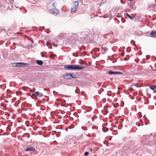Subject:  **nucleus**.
<instances>
[{"label":"nucleus","mask_w":156,"mask_h":156,"mask_svg":"<svg viewBox=\"0 0 156 156\" xmlns=\"http://www.w3.org/2000/svg\"><path fill=\"white\" fill-rule=\"evenodd\" d=\"M84 68V66H81L78 65H65L64 68L66 69L72 70H81Z\"/></svg>","instance_id":"1"},{"label":"nucleus","mask_w":156,"mask_h":156,"mask_svg":"<svg viewBox=\"0 0 156 156\" xmlns=\"http://www.w3.org/2000/svg\"><path fill=\"white\" fill-rule=\"evenodd\" d=\"M64 78L66 79H70L76 78V76L73 73H66L64 74Z\"/></svg>","instance_id":"2"},{"label":"nucleus","mask_w":156,"mask_h":156,"mask_svg":"<svg viewBox=\"0 0 156 156\" xmlns=\"http://www.w3.org/2000/svg\"><path fill=\"white\" fill-rule=\"evenodd\" d=\"M12 65L14 67L28 66L29 64L22 62H17L12 63Z\"/></svg>","instance_id":"3"},{"label":"nucleus","mask_w":156,"mask_h":156,"mask_svg":"<svg viewBox=\"0 0 156 156\" xmlns=\"http://www.w3.org/2000/svg\"><path fill=\"white\" fill-rule=\"evenodd\" d=\"M50 11L53 14H56V15H57L59 12L58 9L56 8L51 9Z\"/></svg>","instance_id":"4"},{"label":"nucleus","mask_w":156,"mask_h":156,"mask_svg":"<svg viewBox=\"0 0 156 156\" xmlns=\"http://www.w3.org/2000/svg\"><path fill=\"white\" fill-rule=\"evenodd\" d=\"M108 73L112 75L113 74H122V73L121 72H115L112 71H109L108 72Z\"/></svg>","instance_id":"5"},{"label":"nucleus","mask_w":156,"mask_h":156,"mask_svg":"<svg viewBox=\"0 0 156 156\" xmlns=\"http://www.w3.org/2000/svg\"><path fill=\"white\" fill-rule=\"evenodd\" d=\"M25 150L26 151H34L35 150V148L33 147H30L27 148Z\"/></svg>","instance_id":"6"},{"label":"nucleus","mask_w":156,"mask_h":156,"mask_svg":"<svg viewBox=\"0 0 156 156\" xmlns=\"http://www.w3.org/2000/svg\"><path fill=\"white\" fill-rule=\"evenodd\" d=\"M36 93L38 94V95L37 96H38V97H41L42 95V94L41 93L39 92V91L36 92L34 93L33 94V95L34 96H36V95L35 94Z\"/></svg>","instance_id":"7"},{"label":"nucleus","mask_w":156,"mask_h":156,"mask_svg":"<svg viewBox=\"0 0 156 156\" xmlns=\"http://www.w3.org/2000/svg\"><path fill=\"white\" fill-rule=\"evenodd\" d=\"M152 90H154L156 92V86L154 85H151L149 87Z\"/></svg>","instance_id":"8"},{"label":"nucleus","mask_w":156,"mask_h":156,"mask_svg":"<svg viewBox=\"0 0 156 156\" xmlns=\"http://www.w3.org/2000/svg\"><path fill=\"white\" fill-rule=\"evenodd\" d=\"M36 63L38 65L41 66L43 64V62L42 61L40 60H37L36 61Z\"/></svg>","instance_id":"9"},{"label":"nucleus","mask_w":156,"mask_h":156,"mask_svg":"<svg viewBox=\"0 0 156 156\" xmlns=\"http://www.w3.org/2000/svg\"><path fill=\"white\" fill-rule=\"evenodd\" d=\"M150 35L151 37H156V32L153 31L150 33Z\"/></svg>","instance_id":"10"},{"label":"nucleus","mask_w":156,"mask_h":156,"mask_svg":"<svg viewBox=\"0 0 156 156\" xmlns=\"http://www.w3.org/2000/svg\"><path fill=\"white\" fill-rule=\"evenodd\" d=\"M77 8L74 7L73 8H72L71 9V12L73 13L76 10Z\"/></svg>","instance_id":"11"},{"label":"nucleus","mask_w":156,"mask_h":156,"mask_svg":"<svg viewBox=\"0 0 156 156\" xmlns=\"http://www.w3.org/2000/svg\"><path fill=\"white\" fill-rule=\"evenodd\" d=\"M74 4L75 6V7L77 8L78 5V1H75L74 2Z\"/></svg>","instance_id":"12"},{"label":"nucleus","mask_w":156,"mask_h":156,"mask_svg":"<svg viewBox=\"0 0 156 156\" xmlns=\"http://www.w3.org/2000/svg\"><path fill=\"white\" fill-rule=\"evenodd\" d=\"M126 15L129 18H130L131 20L133 19V17L131 16L128 13H126Z\"/></svg>","instance_id":"13"},{"label":"nucleus","mask_w":156,"mask_h":156,"mask_svg":"<svg viewBox=\"0 0 156 156\" xmlns=\"http://www.w3.org/2000/svg\"><path fill=\"white\" fill-rule=\"evenodd\" d=\"M81 128L83 130H87V127L85 126H82Z\"/></svg>","instance_id":"14"},{"label":"nucleus","mask_w":156,"mask_h":156,"mask_svg":"<svg viewBox=\"0 0 156 156\" xmlns=\"http://www.w3.org/2000/svg\"><path fill=\"white\" fill-rule=\"evenodd\" d=\"M134 86H135L136 87H138L136 85V84H135V83H132L130 85V86H131V87H133Z\"/></svg>","instance_id":"15"},{"label":"nucleus","mask_w":156,"mask_h":156,"mask_svg":"<svg viewBox=\"0 0 156 156\" xmlns=\"http://www.w3.org/2000/svg\"><path fill=\"white\" fill-rule=\"evenodd\" d=\"M35 88L34 87L33 90H32L31 89H30V92H35Z\"/></svg>","instance_id":"16"},{"label":"nucleus","mask_w":156,"mask_h":156,"mask_svg":"<svg viewBox=\"0 0 156 156\" xmlns=\"http://www.w3.org/2000/svg\"><path fill=\"white\" fill-rule=\"evenodd\" d=\"M72 55L75 57H77L78 56V55H77V53H76V55H75V54L74 53H73L72 54Z\"/></svg>","instance_id":"17"},{"label":"nucleus","mask_w":156,"mask_h":156,"mask_svg":"<svg viewBox=\"0 0 156 156\" xmlns=\"http://www.w3.org/2000/svg\"><path fill=\"white\" fill-rule=\"evenodd\" d=\"M89 154V153L88 152H87V151H86L84 153V155L85 156H87V155H88Z\"/></svg>","instance_id":"18"},{"label":"nucleus","mask_w":156,"mask_h":156,"mask_svg":"<svg viewBox=\"0 0 156 156\" xmlns=\"http://www.w3.org/2000/svg\"><path fill=\"white\" fill-rule=\"evenodd\" d=\"M56 4L55 3H53L52 4V6L53 7H56Z\"/></svg>","instance_id":"19"},{"label":"nucleus","mask_w":156,"mask_h":156,"mask_svg":"<svg viewBox=\"0 0 156 156\" xmlns=\"http://www.w3.org/2000/svg\"><path fill=\"white\" fill-rule=\"evenodd\" d=\"M80 63L82 64H86V62L83 61H82L81 62H80Z\"/></svg>","instance_id":"20"},{"label":"nucleus","mask_w":156,"mask_h":156,"mask_svg":"<svg viewBox=\"0 0 156 156\" xmlns=\"http://www.w3.org/2000/svg\"><path fill=\"white\" fill-rule=\"evenodd\" d=\"M103 130L104 132H106L107 131L108 129L106 128H105V129H103Z\"/></svg>","instance_id":"21"},{"label":"nucleus","mask_w":156,"mask_h":156,"mask_svg":"<svg viewBox=\"0 0 156 156\" xmlns=\"http://www.w3.org/2000/svg\"><path fill=\"white\" fill-rule=\"evenodd\" d=\"M79 90H77L76 89L75 90V93H76V94L79 93Z\"/></svg>","instance_id":"22"},{"label":"nucleus","mask_w":156,"mask_h":156,"mask_svg":"<svg viewBox=\"0 0 156 156\" xmlns=\"http://www.w3.org/2000/svg\"><path fill=\"white\" fill-rule=\"evenodd\" d=\"M131 43H132L133 44H135V42L133 41V40H132L131 41Z\"/></svg>","instance_id":"23"},{"label":"nucleus","mask_w":156,"mask_h":156,"mask_svg":"<svg viewBox=\"0 0 156 156\" xmlns=\"http://www.w3.org/2000/svg\"><path fill=\"white\" fill-rule=\"evenodd\" d=\"M86 136H90V135L89 133H88L87 134H86Z\"/></svg>","instance_id":"24"},{"label":"nucleus","mask_w":156,"mask_h":156,"mask_svg":"<svg viewBox=\"0 0 156 156\" xmlns=\"http://www.w3.org/2000/svg\"><path fill=\"white\" fill-rule=\"evenodd\" d=\"M90 151H92V148H90Z\"/></svg>","instance_id":"25"},{"label":"nucleus","mask_w":156,"mask_h":156,"mask_svg":"<svg viewBox=\"0 0 156 156\" xmlns=\"http://www.w3.org/2000/svg\"><path fill=\"white\" fill-rule=\"evenodd\" d=\"M156 137V135H155L154 136V138H155V137Z\"/></svg>","instance_id":"26"},{"label":"nucleus","mask_w":156,"mask_h":156,"mask_svg":"<svg viewBox=\"0 0 156 156\" xmlns=\"http://www.w3.org/2000/svg\"><path fill=\"white\" fill-rule=\"evenodd\" d=\"M132 89H133V88H131V90H132Z\"/></svg>","instance_id":"27"},{"label":"nucleus","mask_w":156,"mask_h":156,"mask_svg":"<svg viewBox=\"0 0 156 156\" xmlns=\"http://www.w3.org/2000/svg\"><path fill=\"white\" fill-rule=\"evenodd\" d=\"M128 1H133V0H128Z\"/></svg>","instance_id":"28"},{"label":"nucleus","mask_w":156,"mask_h":156,"mask_svg":"<svg viewBox=\"0 0 156 156\" xmlns=\"http://www.w3.org/2000/svg\"><path fill=\"white\" fill-rule=\"evenodd\" d=\"M147 56H149V55H147Z\"/></svg>","instance_id":"29"},{"label":"nucleus","mask_w":156,"mask_h":156,"mask_svg":"<svg viewBox=\"0 0 156 156\" xmlns=\"http://www.w3.org/2000/svg\"><path fill=\"white\" fill-rule=\"evenodd\" d=\"M43 28H44V27H43Z\"/></svg>","instance_id":"30"}]
</instances>
